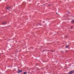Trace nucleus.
Instances as JSON below:
<instances>
[{
  "instance_id": "f257e3e1",
  "label": "nucleus",
  "mask_w": 74,
  "mask_h": 74,
  "mask_svg": "<svg viewBox=\"0 0 74 74\" xmlns=\"http://www.w3.org/2000/svg\"><path fill=\"white\" fill-rule=\"evenodd\" d=\"M10 8H11L9 6H7L6 7V10H10Z\"/></svg>"
},
{
  "instance_id": "f03ea898",
  "label": "nucleus",
  "mask_w": 74,
  "mask_h": 74,
  "mask_svg": "<svg viewBox=\"0 0 74 74\" xmlns=\"http://www.w3.org/2000/svg\"><path fill=\"white\" fill-rule=\"evenodd\" d=\"M18 73H22V71L21 70H18Z\"/></svg>"
},
{
  "instance_id": "7ed1b4c3",
  "label": "nucleus",
  "mask_w": 74,
  "mask_h": 74,
  "mask_svg": "<svg viewBox=\"0 0 74 74\" xmlns=\"http://www.w3.org/2000/svg\"><path fill=\"white\" fill-rule=\"evenodd\" d=\"M74 73V71H71L70 72H69V74H71V73Z\"/></svg>"
},
{
  "instance_id": "20e7f679",
  "label": "nucleus",
  "mask_w": 74,
  "mask_h": 74,
  "mask_svg": "<svg viewBox=\"0 0 74 74\" xmlns=\"http://www.w3.org/2000/svg\"><path fill=\"white\" fill-rule=\"evenodd\" d=\"M70 46V45H66V48H69V46Z\"/></svg>"
},
{
  "instance_id": "39448f33",
  "label": "nucleus",
  "mask_w": 74,
  "mask_h": 74,
  "mask_svg": "<svg viewBox=\"0 0 74 74\" xmlns=\"http://www.w3.org/2000/svg\"><path fill=\"white\" fill-rule=\"evenodd\" d=\"M7 23L6 22L3 23H2V25H5V24H6Z\"/></svg>"
},
{
  "instance_id": "423d86ee",
  "label": "nucleus",
  "mask_w": 74,
  "mask_h": 74,
  "mask_svg": "<svg viewBox=\"0 0 74 74\" xmlns=\"http://www.w3.org/2000/svg\"><path fill=\"white\" fill-rule=\"evenodd\" d=\"M24 74H27V73H26L25 72H24Z\"/></svg>"
},
{
  "instance_id": "0eeeda50",
  "label": "nucleus",
  "mask_w": 74,
  "mask_h": 74,
  "mask_svg": "<svg viewBox=\"0 0 74 74\" xmlns=\"http://www.w3.org/2000/svg\"><path fill=\"white\" fill-rule=\"evenodd\" d=\"M73 27H71V29H73Z\"/></svg>"
},
{
  "instance_id": "6e6552de",
  "label": "nucleus",
  "mask_w": 74,
  "mask_h": 74,
  "mask_svg": "<svg viewBox=\"0 0 74 74\" xmlns=\"http://www.w3.org/2000/svg\"><path fill=\"white\" fill-rule=\"evenodd\" d=\"M51 52H53V51H51Z\"/></svg>"
},
{
  "instance_id": "1a4fd4ad",
  "label": "nucleus",
  "mask_w": 74,
  "mask_h": 74,
  "mask_svg": "<svg viewBox=\"0 0 74 74\" xmlns=\"http://www.w3.org/2000/svg\"><path fill=\"white\" fill-rule=\"evenodd\" d=\"M49 5V6H51V5Z\"/></svg>"
},
{
  "instance_id": "9d476101",
  "label": "nucleus",
  "mask_w": 74,
  "mask_h": 74,
  "mask_svg": "<svg viewBox=\"0 0 74 74\" xmlns=\"http://www.w3.org/2000/svg\"><path fill=\"white\" fill-rule=\"evenodd\" d=\"M43 5H45V4Z\"/></svg>"
},
{
  "instance_id": "9b49d317",
  "label": "nucleus",
  "mask_w": 74,
  "mask_h": 74,
  "mask_svg": "<svg viewBox=\"0 0 74 74\" xmlns=\"http://www.w3.org/2000/svg\"><path fill=\"white\" fill-rule=\"evenodd\" d=\"M43 22H45V21H43Z\"/></svg>"
},
{
  "instance_id": "f8f14e48",
  "label": "nucleus",
  "mask_w": 74,
  "mask_h": 74,
  "mask_svg": "<svg viewBox=\"0 0 74 74\" xmlns=\"http://www.w3.org/2000/svg\"><path fill=\"white\" fill-rule=\"evenodd\" d=\"M56 14H57V13H56Z\"/></svg>"
}]
</instances>
